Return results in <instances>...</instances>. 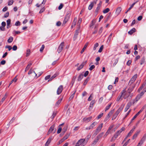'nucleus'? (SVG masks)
<instances>
[{"label":"nucleus","mask_w":146,"mask_h":146,"mask_svg":"<svg viewBox=\"0 0 146 146\" xmlns=\"http://www.w3.org/2000/svg\"><path fill=\"white\" fill-rule=\"evenodd\" d=\"M85 140L84 139H81L77 142L75 146H79L80 145L81 146H85L86 145V143L85 142Z\"/></svg>","instance_id":"nucleus-1"},{"label":"nucleus","mask_w":146,"mask_h":146,"mask_svg":"<svg viewBox=\"0 0 146 146\" xmlns=\"http://www.w3.org/2000/svg\"><path fill=\"white\" fill-rule=\"evenodd\" d=\"M137 74H135L131 78L130 80L129 81L128 85H131L132 84H133L135 81L136 79L137 78Z\"/></svg>","instance_id":"nucleus-2"},{"label":"nucleus","mask_w":146,"mask_h":146,"mask_svg":"<svg viewBox=\"0 0 146 146\" xmlns=\"http://www.w3.org/2000/svg\"><path fill=\"white\" fill-rule=\"evenodd\" d=\"M145 92L142 91L140 93V94L138 95L135 99L134 101L137 102V101L141 97V96L144 94Z\"/></svg>","instance_id":"nucleus-3"},{"label":"nucleus","mask_w":146,"mask_h":146,"mask_svg":"<svg viewBox=\"0 0 146 146\" xmlns=\"http://www.w3.org/2000/svg\"><path fill=\"white\" fill-rule=\"evenodd\" d=\"M70 11H68L66 14V17L64 19V23L67 22L69 19L70 15Z\"/></svg>","instance_id":"nucleus-4"},{"label":"nucleus","mask_w":146,"mask_h":146,"mask_svg":"<svg viewBox=\"0 0 146 146\" xmlns=\"http://www.w3.org/2000/svg\"><path fill=\"white\" fill-rule=\"evenodd\" d=\"M64 47V42H62L60 44L59 46L58 49L57 51L58 52V53H59L63 49Z\"/></svg>","instance_id":"nucleus-5"},{"label":"nucleus","mask_w":146,"mask_h":146,"mask_svg":"<svg viewBox=\"0 0 146 146\" xmlns=\"http://www.w3.org/2000/svg\"><path fill=\"white\" fill-rule=\"evenodd\" d=\"M54 125H52L48 131V133H50L52 131H53L54 133L56 131V128H54Z\"/></svg>","instance_id":"nucleus-6"},{"label":"nucleus","mask_w":146,"mask_h":146,"mask_svg":"<svg viewBox=\"0 0 146 146\" xmlns=\"http://www.w3.org/2000/svg\"><path fill=\"white\" fill-rule=\"evenodd\" d=\"M143 108H142L133 117L131 121H133L139 114L143 111Z\"/></svg>","instance_id":"nucleus-7"},{"label":"nucleus","mask_w":146,"mask_h":146,"mask_svg":"<svg viewBox=\"0 0 146 146\" xmlns=\"http://www.w3.org/2000/svg\"><path fill=\"white\" fill-rule=\"evenodd\" d=\"M86 63L87 61L83 62L80 66L77 68V70H79L82 68L86 64Z\"/></svg>","instance_id":"nucleus-8"},{"label":"nucleus","mask_w":146,"mask_h":146,"mask_svg":"<svg viewBox=\"0 0 146 146\" xmlns=\"http://www.w3.org/2000/svg\"><path fill=\"white\" fill-rule=\"evenodd\" d=\"M63 86H60L58 88L57 91V93L58 94H59L63 90Z\"/></svg>","instance_id":"nucleus-9"},{"label":"nucleus","mask_w":146,"mask_h":146,"mask_svg":"<svg viewBox=\"0 0 146 146\" xmlns=\"http://www.w3.org/2000/svg\"><path fill=\"white\" fill-rule=\"evenodd\" d=\"M123 107V106H121L116 111L115 114L117 116L120 112L122 110Z\"/></svg>","instance_id":"nucleus-10"},{"label":"nucleus","mask_w":146,"mask_h":146,"mask_svg":"<svg viewBox=\"0 0 146 146\" xmlns=\"http://www.w3.org/2000/svg\"><path fill=\"white\" fill-rule=\"evenodd\" d=\"M146 139V134H144L143 137L141 139L140 142H139L141 144H143L144 142L145 141Z\"/></svg>","instance_id":"nucleus-11"},{"label":"nucleus","mask_w":146,"mask_h":146,"mask_svg":"<svg viewBox=\"0 0 146 146\" xmlns=\"http://www.w3.org/2000/svg\"><path fill=\"white\" fill-rule=\"evenodd\" d=\"M102 3V1H100V3L98 4V6H97V7L96 8V9L95 12H96L98 13L99 11V10L100 8V7L101 6Z\"/></svg>","instance_id":"nucleus-12"},{"label":"nucleus","mask_w":146,"mask_h":146,"mask_svg":"<svg viewBox=\"0 0 146 146\" xmlns=\"http://www.w3.org/2000/svg\"><path fill=\"white\" fill-rule=\"evenodd\" d=\"M121 11V8L120 7H118L115 12V14L117 16L120 13Z\"/></svg>","instance_id":"nucleus-13"},{"label":"nucleus","mask_w":146,"mask_h":146,"mask_svg":"<svg viewBox=\"0 0 146 146\" xmlns=\"http://www.w3.org/2000/svg\"><path fill=\"white\" fill-rule=\"evenodd\" d=\"M92 118V116H90L87 118H84L83 119V121H85L86 123H88L91 120Z\"/></svg>","instance_id":"nucleus-14"},{"label":"nucleus","mask_w":146,"mask_h":146,"mask_svg":"<svg viewBox=\"0 0 146 146\" xmlns=\"http://www.w3.org/2000/svg\"><path fill=\"white\" fill-rule=\"evenodd\" d=\"M135 128V127L134 126L130 130V131L128 133V134L127 135V137H129L131 135L132 133H133V132L134 131Z\"/></svg>","instance_id":"nucleus-15"},{"label":"nucleus","mask_w":146,"mask_h":146,"mask_svg":"<svg viewBox=\"0 0 146 146\" xmlns=\"http://www.w3.org/2000/svg\"><path fill=\"white\" fill-rule=\"evenodd\" d=\"M123 94V93H122V94L120 95H119L117 99V102L121 101L122 100V95Z\"/></svg>","instance_id":"nucleus-16"},{"label":"nucleus","mask_w":146,"mask_h":146,"mask_svg":"<svg viewBox=\"0 0 146 146\" xmlns=\"http://www.w3.org/2000/svg\"><path fill=\"white\" fill-rule=\"evenodd\" d=\"M103 123H102L100 124L97 127L96 130L98 131V132H100V131L102 127Z\"/></svg>","instance_id":"nucleus-17"},{"label":"nucleus","mask_w":146,"mask_h":146,"mask_svg":"<svg viewBox=\"0 0 146 146\" xmlns=\"http://www.w3.org/2000/svg\"><path fill=\"white\" fill-rule=\"evenodd\" d=\"M131 104L130 103H128L126 106V107L125 108V110H124V111L125 112L127 111V110L129 109V108H130V107L131 106Z\"/></svg>","instance_id":"nucleus-18"},{"label":"nucleus","mask_w":146,"mask_h":146,"mask_svg":"<svg viewBox=\"0 0 146 146\" xmlns=\"http://www.w3.org/2000/svg\"><path fill=\"white\" fill-rule=\"evenodd\" d=\"M97 124V123L96 122H94L90 126V129H93L94 127V126H95Z\"/></svg>","instance_id":"nucleus-19"},{"label":"nucleus","mask_w":146,"mask_h":146,"mask_svg":"<svg viewBox=\"0 0 146 146\" xmlns=\"http://www.w3.org/2000/svg\"><path fill=\"white\" fill-rule=\"evenodd\" d=\"M64 124V123H63L62 124H60L58 126V129L57 131V133L58 134H59L60 133L61 130H62V128L60 127L61 126L63 125Z\"/></svg>","instance_id":"nucleus-20"},{"label":"nucleus","mask_w":146,"mask_h":146,"mask_svg":"<svg viewBox=\"0 0 146 146\" xmlns=\"http://www.w3.org/2000/svg\"><path fill=\"white\" fill-rule=\"evenodd\" d=\"M52 138L51 137H49L46 143L45 144V146H48L51 142Z\"/></svg>","instance_id":"nucleus-21"},{"label":"nucleus","mask_w":146,"mask_h":146,"mask_svg":"<svg viewBox=\"0 0 146 146\" xmlns=\"http://www.w3.org/2000/svg\"><path fill=\"white\" fill-rule=\"evenodd\" d=\"M135 31V28H133L128 32V33L130 35H132Z\"/></svg>","instance_id":"nucleus-22"},{"label":"nucleus","mask_w":146,"mask_h":146,"mask_svg":"<svg viewBox=\"0 0 146 146\" xmlns=\"http://www.w3.org/2000/svg\"><path fill=\"white\" fill-rule=\"evenodd\" d=\"M95 103V101L94 100H92L90 102V107L91 108V109H92L94 104Z\"/></svg>","instance_id":"nucleus-23"},{"label":"nucleus","mask_w":146,"mask_h":146,"mask_svg":"<svg viewBox=\"0 0 146 146\" xmlns=\"http://www.w3.org/2000/svg\"><path fill=\"white\" fill-rule=\"evenodd\" d=\"M83 76L84 75L82 74H80L78 77V78L77 80L78 81H80L83 78Z\"/></svg>","instance_id":"nucleus-24"},{"label":"nucleus","mask_w":146,"mask_h":146,"mask_svg":"<svg viewBox=\"0 0 146 146\" xmlns=\"http://www.w3.org/2000/svg\"><path fill=\"white\" fill-rule=\"evenodd\" d=\"M94 3L93 2H92L91 3V4L89 5L88 7V9L89 10H91L92 9V8H93V7L94 5Z\"/></svg>","instance_id":"nucleus-25"},{"label":"nucleus","mask_w":146,"mask_h":146,"mask_svg":"<svg viewBox=\"0 0 146 146\" xmlns=\"http://www.w3.org/2000/svg\"><path fill=\"white\" fill-rule=\"evenodd\" d=\"M79 32V29L77 30L75 32V33L74 34V38H75V39L77 37V35H78V34Z\"/></svg>","instance_id":"nucleus-26"},{"label":"nucleus","mask_w":146,"mask_h":146,"mask_svg":"<svg viewBox=\"0 0 146 146\" xmlns=\"http://www.w3.org/2000/svg\"><path fill=\"white\" fill-rule=\"evenodd\" d=\"M125 129V128L124 127H122L120 130L116 132L118 133V134L119 135Z\"/></svg>","instance_id":"nucleus-27"},{"label":"nucleus","mask_w":146,"mask_h":146,"mask_svg":"<svg viewBox=\"0 0 146 146\" xmlns=\"http://www.w3.org/2000/svg\"><path fill=\"white\" fill-rule=\"evenodd\" d=\"M126 91L125 89H124L123 90L122 92H121V94H122V93H123V94L122 95L123 98H124L125 99L126 98L125 97V92H126Z\"/></svg>","instance_id":"nucleus-28"},{"label":"nucleus","mask_w":146,"mask_h":146,"mask_svg":"<svg viewBox=\"0 0 146 146\" xmlns=\"http://www.w3.org/2000/svg\"><path fill=\"white\" fill-rule=\"evenodd\" d=\"M89 79H90L88 77V78H87L84 80V82L83 83L84 85L85 86L87 84V83H88V82L89 80Z\"/></svg>","instance_id":"nucleus-29"},{"label":"nucleus","mask_w":146,"mask_h":146,"mask_svg":"<svg viewBox=\"0 0 146 146\" xmlns=\"http://www.w3.org/2000/svg\"><path fill=\"white\" fill-rule=\"evenodd\" d=\"M119 60V58H117L115 59V62L113 65V67H115L116 64L117 63Z\"/></svg>","instance_id":"nucleus-30"},{"label":"nucleus","mask_w":146,"mask_h":146,"mask_svg":"<svg viewBox=\"0 0 146 146\" xmlns=\"http://www.w3.org/2000/svg\"><path fill=\"white\" fill-rule=\"evenodd\" d=\"M87 45H88L87 43H86L84 45V47H83V48L82 50L81 51L80 53L81 54H82L83 52L84 51V50H85V49H86V48L87 47Z\"/></svg>","instance_id":"nucleus-31"},{"label":"nucleus","mask_w":146,"mask_h":146,"mask_svg":"<svg viewBox=\"0 0 146 146\" xmlns=\"http://www.w3.org/2000/svg\"><path fill=\"white\" fill-rule=\"evenodd\" d=\"M145 62V58L144 57H143L141 59V60L140 61V64L141 65H142Z\"/></svg>","instance_id":"nucleus-32"},{"label":"nucleus","mask_w":146,"mask_h":146,"mask_svg":"<svg viewBox=\"0 0 146 146\" xmlns=\"http://www.w3.org/2000/svg\"><path fill=\"white\" fill-rule=\"evenodd\" d=\"M146 85V83H144L141 86H140L138 90L139 92L143 88L145 87V85Z\"/></svg>","instance_id":"nucleus-33"},{"label":"nucleus","mask_w":146,"mask_h":146,"mask_svg":"<svg viewBox=\"0 0 146 146\" xmlns=\"http://www.w3.org/2000/svg\"><path fill=\"white\" fill-rule=\"evenodd\" d=\"M13 40V38L12 36H10L8 40V42L9 43L11 42Z\"/></svg>","instance_id":"nucleus-34"},{"label":"nucleus","mask_w":146,"mask_h":146,"mask_svg":"<svg viewBox=\"0 0 146 146\" xmlns=\"http://www.w3.org/2000/svg\"><path fill=\"white\" fill-rule=\"evenodd\" d=\"M99 46V44L98 43H96L95 44L93 50H95L96 49V48Z\"/></svg>","instance_id":"nucleus-35"},{"label":"nucleus","mask_w":146,"mask_h":146,"mask_svg":"<svg viewBox=\"0 0 146 146\" xmlns=\"http://www.w3.org/2000/svg\"><path fill=\"white\" fill-rule=\"evenodd\" d=\"M110 11V9L109 8H107L106 9H105L104 10H103V12L104 13H108V12H109V11Z\"/></svg>","instance_id":"nucleus-36"},{"label":"nucleus","mask_w":146,"mask_h":146,"mask_svg":"<svg viewBox=\"0 0 146 146\" xmlns=\"http://www.w3.org/2000/svg\"><path fill=\"white\" fill-rule=\"evenodd\" d=\"M76 78V76H74L71 82V84H72V85H73L74 83Z\"/></svg>","instance_id":"nucleus-37"},{"label":"nucleus","mask_w":146,"mask_h":146,"mask_svg":"<svg viewBox=\"0 0 146 146\" xmlns=\"http://www.w3.org/2000/svg\"><path fill=\"white\" fill-rule=\"evenodd\" d=\"M17 80V79L16 78V77H15L13 80H12L11 81V82L10 83L9 86H10L13 82H16Z\"/></svg>","instance_id":"nucleus-38"},{"label":"nucleus","mask_w":146,"mask_h":146,"mask_svg":"<svg viewBox=\"0 0 146 146\" xmlns=\"http://www.w3.org/2000/svg\"><path fill=\"white\" fill-rule=\"evenodd\" d=\"M30 54V50L29 49H27V50L26 56H28Z\"/></svg>","instance_id":"nucleus-39"},{"label":"nucleus","mask_w":146,"mask_h":146,"mask_svg":"<svg viewBox=\"0 0 146 146\" xmlns=\"http://www.w3.org/2000/svg\"><path fill=\"white\" fill-rule=\"evenodd\" d=\"M103 48H104V46L103 45H102L101 46V47H100V48L98 50V52H102V51L103 49Z\"/></svg>","instance_id":"nucleus-40"},{"label":"nucleus","mask_w":146,"mask_h":146,"mask_svg":"<svg viewBox=\"0 0 146 146\" xmlns=\"http://www.w3.org/2000/svg\"><path fill=\"white\" fill-rule=\"evenodd\" d=\"M5 48H6L8 49V50L9 51H10L12 48V47L11 46L9 45H7L5 46Z\"/></svg>","instance_id":"nucleus-41"},{"label":"nucleus","mask_w":146,"mask_h":146,"mask_svg":"<svg viewBox=\"0 0 146 146\" xmlns=\"http://www.w3.org/2000/svg\"><path fill=\"white\" fill-rule=\"evenodd\" d=\"M98 139H95L94 141L92 143V145H95L98 142Z\"/></svg>","instance_id":"nucleus-42"},{"label":"nucleus","mask_w":146,"mask_h":146,"mask_svg":"<svg viewBox=\"0 0 146 146\" xmlns=\"http://www.w3.org/2000/svg\"><path fill=\"white\" fill-rule=\"evenodd\" d=\"M70 133H67L65 136H64V140L67 139L69 136Z\"/></svg>","instance_id":"nucleus-43"},{"label":"nucleus","mask_w":146,"mask_h":146,"mask_svg":"<svg viewBox=\"0 0 146 146\" xmlns=\"http://www.w3.org/2000/svg\"><path fill=\"white\" fill-rule=\"evenodd\" d=\"M6 98V94H5V95L1 99V102H1V103H3V101L5 100V99Z\"/></svg>","instance_id":"nucleus-44"},{"label":"nucleus","mask_w":146,"mask_h":146,"mask_svg":"<svg viewBox=\"0 0 146 146\" xmlns=\"http://www.w3.org/2000/svg\"><path fill=\"white\" fill-rule=\"evenodd\" d=\"M21 25V24H20V22L19 21H17L16 22L15 24V26H20Z\"/></svg>","instance_id":"nucleus-45"},{"label":"nucleus","mask_w":146,"mask_h":146,"mask_svg":"<svg viewBox=\"0 0 146 146\" xmlns=\"http://www.w3.org/2000/svg\"><path fill=\"white\" fill-rule=\"evenodd\" d=\"M111 104L109 105H108V106H106V108L105 111H106L110 108L111 106Z\"/></svg>","instance_id":"nucleus-46"},{"label":"nucleus","mask_w":146,"mask_h":146,"mask_svg":"<svg viewBox=\"0 0 146 146\" xmlns=\"http://www.w3.org/2000/svg\"><path fill=\"white\" fill-rule=\"evenodd\" d=\"M95 67V66L94 65H92L89 68V70H92Z\"/></svg>","instance_id":"nucleus-47"},{"label":"nucleus","mask_w":146,"mask_h":146,"mask_svg":"<svg viewBox=\"0 0 146 146\" xmlns=\"http://www.w3.org/2000/svg\"><path fill=\"white\" fill-rule=\"evenodd\" d=\"M45 10V8L44 7H43L40 11L39 12V13H41L44 11Z\"/></svg>","instance_id":"nucleus-48"},{"label":"nucleus","mask_w":146,"mask_h":146,"mask_svg":"<svg viewBox=\"0 0 146 146\" xmlns=\"http://www.w3.org/2000/svg\"><path fill=\"white\" fill-rule=\"evenodd\" d=\"M31 65H32V63H29V64H28L27 65V66L26 67V68L28 70H29Z\"/></svg>","instance_id":"nucleus-49"},{"label":"nucleus","mask_w":146,"mask_h":146,"mask_svg":"<svg viewBox=\"0 0 146 146\" xmlns=\"http://www.w3.org/2000/svg\"><path fill=\"white\" fill-rule=\"evenodd\" d=\"M64 141V139L63 138L61 140L59 141V142L58 143V145H59L62 142H63Z\"/></svg>","instance_id":"nucleus-50"},{"label":"nucleus","mask_w":146,"mask_h":146,"mask_svg":"<svg viewBox=\"0 0 146 146\" xmlns=\"http://www.w3.org/2000/svg\"><path fill=\"white\" fill-rule=\"evenodd\" d=\"M13 0H11L9 1V3H8V5H12L13 3Z\"/></svg>","instance_id":"nucleus-51"},{"label":"nucleus","mask_w":146,"mask_h":146,"mask_svg":"<svg viewBox=\"0 0 146 146\" xmlns=\"http://www.w3.org/2000/svg\"><path fill=\"white\" fill-rule=\"evenodd\" d=\"M44 48V45H42L40 49V51L41 52L43 51Z\"/></svg>","instance_id":"nucleus-52"},{"label":"nucleus","mask_w":146,"mask_h":146,"mask_svg":"<svg viewBox=\"0 0 146 146\" xmlns=\"http://www.w3.org/2000/svg\"><path fill=\"white\" fill-rule=\"evenodd\" d=\"M75 93V92H74L73 94H72V95L70 96V97L69 98V99L70 100H71L74 97V95Z\"/></svg>","instance_id":"nucleus-53"},{"label":"nucleus","mask_w":146,"mask_h":146,"mask_svg":"<svg viewBox=\"0 0 146 146\" xmlns=\"http://www.w3.org/2000/svg\"><path fill=\"white\" fill-rule=\"evenodd\" d=\"M11 20L10 19H8L7 21V25H10V24H11Z\"/></svg>","instance_id":"nucleus-54"},{"label":"nucleus","mask_w":146,"mask_h":146,"mask_svg":"<svg viewBox=\"0 0 146 146\" xmlns=\"http://www.w3.org/2000/svg\"><path fill=\"white\" fill-rule=\"evenodd\" d=\"M9 13L8 12H7L4 15V17L5 18H6L8 17L9 16Z\"/></svg>","instance_id":"nucleus-55"},{"label":"nucleus","mask_w":146,"mask_h":146,"mask_svg":"<svg viewBox=\"0 0 146 146\" xmlns=\"http://www.w3.org/2000/svg\"><path fill=\"white\" fill-rule=\"evenodd\" d=\"M12 49L13 50H16L17 49V47L16 45H14L13 46V47L12 48Z\"/></svg>","instance_id":"nucleus-56"},{"label":"nucleus","mask_w":146,"mask_h":146,"mask_svg":"<svg viewBox=\"0 0 146 146\" xmlns=\"http://www.w3.org/2000/svg\"><path fill=\"white\" fill-rule=\"evenodd\" d=\"M88 73H89V72L88 71H86V72H85L84 74V76L86 77V76H87V75H88Z\"/></svg>","instance_id":"nucleus-57"},{"label":"nucleus","mask_w":146,"mask_h":146,"mask_svg":"<svg viewBox=\"0 0 146 146\" xmlns=\"http://www.w3.org/2000/svg\"><path fill=\"white\" fill-rule=\"evenodd\" d=\"M103 113H101L100 114L98 117V119L100 118L103 115Z\"/></svg>","instance_id":"nucleus-58"},{"label":"nucleus","mask_w":146,"mask_h":146,"mask_svg":"<svg viewBox=\"0 0 146 146\" xmlns=\"http://www.w3.org/2000/svg\"><path fill=\"white\" fill-rule=\"evenodd\" d=\"M61 23L60 21H58L56 23V25L57 26H59L61 25Z\"/></svg>","instance_id":"nucleus-59"},{"label":"nucleus","mask_w":146,"mask_h":146,"mask_svg":"<svg viewBox=\"0 0 146 146\" xmlns=\"http://www.w3.org/2000/svg\"><path fill=\"white\" fill-rule=\"evenodd\" d=\"M119 135L118 134V133H117V132L115 133V134L113 136L115 139H116L118 136Z\"/></svg>","instance_id":"nucleus-60"},{"label":"nucleus","mask_w":146,"mask_h":146,"mask_svg":"<svg viewBox=\"0 0 146 146\" xmlns=\"http://www.w3.org/2000/svg\"><path fill=\"white\" fill-rule=\"evenodd\" d=\"M131 61L130 60H128L127 63V65L128 66H129L130 64H131Z\"/></svg>","instance_id":"nucleus-61"},{"label":"nucleus","mask_w":146,"mask_h":146,"mask_svg":"<svg viewBox=\"0 0 146 146\" xmlns=\"http://www.w3.org/2000/svg\"><path fill=\"white\" fill-rule=\"evenodd\" d=\"M0 63L2 65H4L6 63V61L5 60H3L1 61Z\"/></svg>","instance_id":"nucleus-62"},{"label":"nucleus","mask_w":146,"mask_h":146,"mask_svg":"<svg viewBox=\"0 0 146 146\" xmlns=\"http://www.w3.org/2000/svg\"><path fill=\"white\" fill-rule=\"evenodd\" d=\"M7 9L8 8L7 7H5L3 9L2 11L3 12H5L7 11Z\"/></svg>","instance_id":"nucleus-63"},{"label":"nucleus","mask_w":146,"mask_h":146,"mask_svg":"<svg viewBox=\"0 0 146 146\" xmlns=\"http://www.w3.org/2000/svg\"><path fill=\"white\" fill-rule=\"evenodd\" d=\"M142 19V16H140L137 18V20L139 21H141Z\"/></svg>","instance_id":"nucleus-64"}]
</instances>
